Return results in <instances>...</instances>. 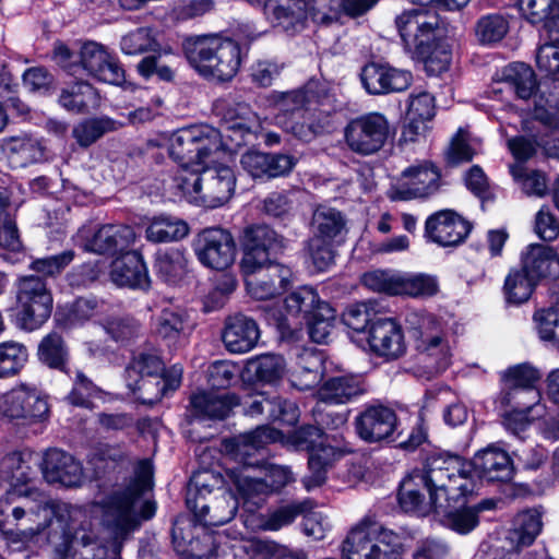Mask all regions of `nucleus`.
<instances>
[{"mask_svg": "<svg viewBox=\"0 0 559 559\" xmlns=\"http://www.w3.org/2000/svg\"><path fill=\"white\" fill-rule=\"evenodd\" d=\"M188 224L171 215H158L151 218L146 227V239L151 242H179L189 235Z\"/></svg>", "mask_w": 559, "mask_h": 559, "instance_id": "nucleus-39", "label": "nucleus"}, {"mask_svg": "<svg viewBox=\"0 0 559 559\" xmlns=\"http://www.w3.org/2000/svg\"><path fill=\"white\" fill-rule=\"evenodd\" d=\"M80 68L88 75L108 84H120L124 73L114 56L107 49L95 43L87 41L80 51Z\"/></svg>", "mask_w": 559, "mask_h": 559, "instance_id": "nucleus-19", "label": "nucleus"}, {"mask_svg": "<svg viewBox=\"0 0 559 559\" xmlns=\"http://www.w3.org/2000/svg\"><path fill=\"white\" fill-rule=\"evenodd\" d=\"M180 384V374L167 381L164 376L142 377L129 382V388L136 394L142 403L153 404L158 402L167 389L175 390Z\"/></svg>", "mask_w": 559, "mask_h": 559, "instance_id": "nucleus-41", "label": "nucleus"}, {"mask_svg": "<svg viewBox=\"0 0 559 559\" xmlns=\"http://www.w3.org/2000/svg\"><path fill=\"white\" fill-rule=\"evenodd\" d=\"M357 435L366 442L399 441L402 432H397L399 419L396 413L384 405H370L366 407L355 419Z\"/></svg>", "mask_w": 559, "mask_h": 559, "instance_id": "nucleus-15", "label": "nucleus"}, {"mask_svg": "<svg viewBox=\"0 0 559 559\" xmlns=\"http://www.w3.org/2000/svg\"><path fill=\"white\" fill-rule=\"evenodd\" d=\"M312 227L320 237L334 238L344 229L345 219L340 211L320 205L313 213Z\"/></svg>", "mask_w": 559, "mask_h": 559, "instance_id": "nucleus-50", "label": "nucleus"}, {"mask_svg": "<svg viewBox=\"0 0 559 559\" xmlns=\"http://www.w3.org/2000/svg\"><path fill=\"white\" fill-rule=\"evenodd\" d=\"M240 116L227 122L225 127L226 136L229 138L235 145L239 146L245 141V135L257 132L259 129L258 117L247 107L240 106Z\"/></svg>", "mask_w": 559, "mask_h": 559, "instance_id": "nucleus-55", "label": "nucleus"}, {"mask_svg": "<svg viewBox=\"0 0 559 559\" xmlns=\"http://www.w3.org/2000/svg\"><path fill=\"white\" fill-rule=\"evenodd\" d=\"M230 150L227 146L225 158L215 163L207 160L200 170L189 173V176L177 175L178 188L190 201H202L211 207H217L230 199L236 185L234 171L225 165Z\"/></svg>", "mask_w": 559, "mask_h": 559, "instance_id": "nucleus-5", "label": "nucleus"}, {"mask_svg": "<svg viewBox=\"0 0 559 559\" xmlns=\"http://www.w3.org/2000/svg\"><path fill=\"white\" fill-rule=\"evenodd\" d=\"M334 320V309L329 304H320L318 310L306 319L310 338L318 344L325 343L331 334Z\"/></svg>", "mask_w": 559, "mask_h": 559, "instance_id": "nucleus-52", "label": "nucleus"}, {"mask_svg": "<svg viewBox=\"0 0 559 559\" xmlns=\"http://www.w3.org/2000/svg\"><path fill=\"white\" fill-rule=\"evenodd\" d=\"M280 247H243L240 260V270L243 275L249 276L262 269H272L280 261Z\"/></svg>", "mask_w": 559, "mask_h": 559, "instance_id": "nucleus-45", "label": "nucleus"}, {"mask_svg": "<svg viewBox=\"0 0 559 559\" xmlns=\"http://www.w3.org/2000/svg\"><path fill=\"white\" fill-rule=\"evenodd\" d=\"M368 343L380 356L399 357L404 352L403 334L400 325L392 319H378L372 322Z\"/></svg>", "mask_w": 559, "mask_h": 559, "instance_id": "nucleus-28", "label": "nucleus"}, {"mask_svg": "<svg viewBox=\"0 0 559 559\" xmlns=\"http://www.w3.org/2000/svg\"><path fill=\"white\" fill-rule=\"evenodd\" d=\"M170 157L182 168L179 175L200 170L205 163L227 156L221 131L209 126H192L174 132L168 140Z\"/></svg>", "mask_w": 559, "mask_h": 559, "instance_id": "nucleus-3", "label": "nucleus"}, {"mask_svg": "<svg viewBox=\"0 0 559 559\" xmlns=\"http://www.w3.org/2000/svg\"><path fill=\"white\" fill-rule=\"evenodd\" d=\"M523 271L537 282L559 277V254L552 247H528L521 255Z\"/></svg>", "mask_w": 559, "mask_h": 559, "instance_id": "nucleus-32", "label": "nucleus"}, {"mask_svg": "<svg viewBox=\"0 0 559 559\" xmlns=\"http://www.w3.org/2000/svg\"><path fill=\"white\" fill-rule=\"evenodd\" d=\"M394 25L403 50L411 58L424 56L444 36L439 14L429 8L404 10L395 16Z\"/></svg>", "mask_w": 559, "mask_h": 559, "instance_id": "nucleus-7", "label": "nucleus"}, {"mask_svg": "<svg viewBox=\"0 0 559 559\" xmlns=\"http://www.w3.org/2000/svg\"><path fill=\"white\" fill-rule=\"evenodd\" d=\"M477 152V144L469 135L460 130L453 138L447 158L452 165L469 162Z\"/></svg>", "mask_w": 559, "mask_h": 559, "instance_id": "nucleus-64", "label": "nucleus"}, {"mask_svg": "<svg viewBox=\"0 0 559 559\" xmlns=\"http://www.w3.org/2000/svg\"><path fill=\"white\" fill-rule=\"evenodd\" d=\"M508 146L516 160L510 166V173L513 179L521 186L526 194L543 197L548 190L545 175L533 170L528 173L523 166V163L535 152L532 142L523 136H518L510 139Z\"/></svg>", "mask_w": 559, "mask_h": 559, "instance_id": "nucleus-18", "label": "nucleus"}, {"mask_svg": "<svg viewBox=\"0 0 559 559\" xmlns=\"http://www.w3.org/2000/svg\"><path fill=\"white\" fill-rule=\"evenodd\" d=\"M86 250L98 255H109L110 281L118 287L146 290L151 286V280L143 257L138 250H110L112 247H85Z\"/></svg>", "mask_w": 559, "mask_h": 559, "instance_id": "nucleus-12", "label": "nucleus"}, {"mask_svg": "<svg viewBox=\"0 0 559 559\" xmlns=\"http://www.w3.org/2000/svg\"><path fill=\"white\" fill-rule=\"evenodd\" d=\"M360 79L369 94L382 95L406 90L413 76L409 71L372 62L364 67Z\"/></svg>", "mask_w": 559, "mask_h": 559, "instance_id": "nucleus-20", "label": "nucleus"}, {"mask_svg": "<svg viewBox=\"0 0 559 559\" xmlns=\"http://www.w3.org/2000/svg\"><path fill=\"white\" fill-rule=\"evenodd\" d=\"M58 102L68 111L81 112L85 107L97 104V94L91 84L78 82L63 87Z\"/></svg>", "mask_w": 559, "mask_h": 559, "instance_id": "nucleus-47", "label": "nucleus"}, {"mask_svg": "<svg viewBox=\"0 0 559 559\" xmlns=\"http://www.w3.org/2000/svg\"><path fill=\"white\" fill-rule=\"evenodd\" d=\"M391 133L390 122L380 112H369L350 120L344 130L347 147L359 155L368 156L379 152Z\"/></svg>", "mask_w": 559, "mask_h": 559, "instance_id": "nucleus-11", "label": "nucleus"}, {"mask_svg": "<svg viewBox=\"0 0 559 559\" xmlns=\"http://www.w3.org/2000/svg\"><path fill=\"white\" fill-rule=\"evenodd\" d=\"M536 88V80L533 70L524 63H511L497 72V81L491 87V93H515L519 98H530Z\"/></svg>", "mask_w": 559, "mask_h": 559, "instance_id": "nucleus-25", "label": "nucleus"}, {"mask_svg": "<svg viewBox=\"0 0 559 559\" xmlns=\"http://www.w3.org/2000/svg\"><path fill=\"white\" fill-rule=\"evenodd\" d=\"M0 411L10 419H24L28 423L43 420L49 413L47 401L35 389L24 384L3 394Z\"/></svg>", "mask_w": 559, "mask_h": 559, "instance_id": "nucleus-16", "label": "nucleus"}, {"mask_svg": "<svg viewBox=\"0 0 559 559\" xmlns=\"http://www.w3.org/2000/svg\"><path fill=\"white\" fill-rule=\"evenodd\" d=\"M198 536L188 549L182 550L181 556L195 559H233L229 547L218 544L215 535L206 528L200 531Z\"/></svg>", "mask_w": 559, "mask_h": 559, "instance_id": "nucleus-44", "label": "nucleus"}, {"mask_svg": "<svg viewBox=\"0 0 559 559\" xmlns=\"http://www.w3.org/2000/svg\"><path fill=\"white\" fill-rule=\"evenodd\" d=\"M239 366L230 360H216L207 368V382L212 388L226 389L236 380Z\"/></svg>", "mask_w": 559, "mask_h": 559, "instance_id": "nucleus-62", "label": "nucleus"}, {"mask_svg": "<svg viewBox=\"0 0 559 559\" xmlns=\"http://www.w3.org/2000/svg\"><path fill=\"white\" fill-rule=\"evenodd\" d=\"M342 456L338 449L320 443L317 448L309 452L308 466L310 475L304 477L302 483L307 490L319 487L326 479V472Z\"/></svg>", "mask_w": 559, "mask_h": 559, "instance_id": "nucleus-38", "label": "nucleus"}, {"mask_svg": "<svg viewBox=\"0 0 559 559\" xmlns=\"http://www.w3.org/2000/svg\"><path fill=\"white\" fill-rule=\"evenodd\" d=\"M554 0H518L519 11L532 24L554 19Z\"/></svg>", "mask_w": 559, "mask_h": 559, "instance_id": "nucleus-63", "label": "nucleus"}, {"mask_svg": "<svg viewBox=\"0 0 559 559\" xmlns=\"http://www.w3.org/2000/svg\"><path fill=\"white\" fill-rule=\"evenodd\" d=\"M366 392L359 376L345 374L328 379L319 389V401L324 404H345Z\"/></svg>", "mask_w": 559, "mask_h": 559, "instance_id": "nucleus-33", "label": "nucleus"}, {"mask_svg": "<svg viewBox=\"0 0 559 559\" xmlns=\"http://www.w3.org/2000/svg\"><path fill=\"white\" fill-rule=\"evenodd\" d=\"M34 493L37 492L31 488L9 489L5 497L0 499V531L4 535L13 534L10 516L13 518V521H19L26 512H35V508L28 501V496Z\"/></svg>", "mask_w": 559, "mask_h": 559, "instance_id": "nucleus-36", "label": "nucleus"}, {"mask_svg": "<svg viewBox=\"0 0 559 559\" xmlns=\"http://www.w3.org/2000/svg\"><path fill=\"white\" fill-rule=\"evenodd\" d=\"M533 115L540 126L532 135L535 144L547 157L559 159V104L549 108L536 104Z\"/></svg>", "mask_w": 559, "mask_h": 559, "instance_id": "nucleus-27", "label": "nucleus"}, {"mask_svg": "<svg viewBox=\"0 0 559 559\" xmlns=\"http://www.w3.org/2000/svg\"><path fill=\"white\" fill-rule=\"evenodd\" d=\"M438 292V283L435 277L426 274L414 276H399V295L412 297L432 296Z\"/></svg>", "mask_w": 559, "mask_h": 559, "instance_id": "nucleus-56", "label": "nucleus"}, {"mask_svg": "<svg viewBox=\"0 0 559 559\" xmlns=\"http://www.w3.org/2000/svg\"><path fill=\"white\" fill-rule=\"evenodd\" d=\"M39 359L50 368L63 369L68 360V348L60 334L51 332L38 346Z\"/></svg>", "mask_w": 559, "mask_h": 559, "instance_id": "nucleus-51", "label": "nucleus"}, {"mask_svg": "<svg viewBox=\"0 0 559 559\" xmlns=\"http://www.w3.org/2000/svg\"><path fill=\"white\" fill-rule=\"evenodd\" d=\"M509 31V22L500 14L481 16L475 27L479 43L490 45L500 41Z\"/></svg>", "mask_w": 559, "mask_h": 559, "instance_id": "nucleus-53", "label": "nucleus"}, {"mask_svg": "<svg viewBox=\"0 0 559 559\" xmlns=\"http://www.w3.org/2000/svg\"><path fill=\"white\" fill-rule=\"evenodd\" d=\"M441 188V174L430 162L407 166L392 182L388 197L392 201L428 199Z\"/></svg>", "mask_w": 559, "mask_h": 559, "instance_id": "nucleus-10", "label": "nucleus"}, {"mask_svg": "<svg viewBox=\"0 0 559 559\" xmlns=\"http://www.w3.org/2000/svg\"><path fill=\"white\" fill-rule=\"evenodd\" d=\"M2 151L13 168L26 167L46 159L45 143L29 134L4 139Z\"/></svg>", "mask_w": 559, "mask_h": 559, "instance_id": "nucleus-26", "label": "nucleus"}, {"mask_svg": "<svg viewBox=\"0 0 559 559\" xmlns=\"http://www.w3.org/2000/svg\"><path fill=\"white\" fill-rule=\"evenodd\" d=\"M28 459L31 454H27ZM3 480L10 483L11 489H25L32 479V468L26 455L22 452H12L2 460Z\"/></svg>", "mask_w": 559, "mask_h": 559, "instance_id": "nucleus-46", "label": "nucleus"}, {"mask_svg": "<svg viewBox=\"0 0 559 559\" xmlns=\"http://www.w3.org/2000/svg\"><path fill=\"white\" fill-rule=\"evenodd\" d=\"M412 59L423 62L430 75H440L449 70L452 52L449 45L442 38L433 47H429L424 56L412 57Z\"/></svg>", "mask_w": 559, "mask_h": 559, "instance_id": "nucleus-54", "label": "nucleus"}, {"mask_svg": "<svg viewBox=\"0 0 559 559\" xmlns=\"http://www.w3.org/2000/svg\"><path fill=\"white\" fill-rule=\"evenodd\" d=\"M260 338L257 322L243 314L235 313L225 319L222 340L226 349L233 354L251 350Z\"/></svg>", "mask_w": 559, "mask_h": 559, "instance_id": "nucleus-22", "label": "nucleus"}, {"mask_svg": "<svg viewBox=\"0 0 559 559\" xmlns=\"http://www.w3.org/2000/svg\"><path fill=\"white\" fill-rule=\"evenodd\" d=\"M156 272L158 277L170 286H178L188 276V263L183 251L177 247H170L157 253Z\"/></svg>", "mask_w": 559, "mask_h": 559, "instance_id": "nucleus-37", "label": "nucleus"}, {"mask_svg": "<svg viewBox=\"0 0 559 559\" xmlns=\"http://www.w3.org/2000/svg\"><path fill=\"white\" fill-rule=\"evenodd\" d=\"M313 97L311 85L305 91L273 93L275 123L302 141L313 139L318 133V126L311 121Z\"/></svg>", "mask_w": 559, "mask_h": 559, "instance_id": "nucleus-8", "label": "nucleus"}, {"mask_svg": "<svg viewBox=\"0 0 559 559\" xmlns=\"http://www.w3.org/2000/svg\"><path fill=\"white\" fill-rule=\"evenodd\" d=\"M264 12L275 26L285 32H299L309 21L307 0H266Z\"/></svg>", "mask_w": 559, "mask_h": 559, "instance_id": "nucleus-23", "label": "nucleus"}, {"mask_svg": "<svg viewBox=\"0 0 559 559\" xmlns=\"http://www.w3.org/2000/svg\"><path fill=\"white\" fill-rule=\"evenodd\" d=\"M308 11L309 20L321 25L336 22L343 12L341 0H309Z\"/></svg>", "mask_w": 559, "mask_h": 559, "instance_id": "nucleus-60", "label": "nucleus"}, {"mask_svg": "<svg viewBox=\"0 0 559 559\" xmlns=\"http://www.w3.org/2000/svg\"><path fill=\"white\" fill-rule=\"evenodd\" d=\"M281 432L269 426H259L254 430L240 433L222 442L223 452L245 467H260L264 462L263 450L266 444L278 440Z\"/></svg>", "mask_w": 559, "mask_h": 559, "instance_id": "nucleus-13", "label": "nucleus"}, {"mask_svg": "<svg viewBox=\"0 0 559 559\" xmlns=\"http://www.w3.org/2000/svg\"><path fill=\"white\" fill-rule=\"evenodd\" d=\"M76 240L82 245H128L136 241V235L133 228L127 225H100L90 222L79 229Z\"/></svg>", "mask_w": 559, "mask_h": 559, "instance_id": "nucleus-29", "label": "nucleus"}, {"mask_svg": "<svg viewBox=\"0 0 559 559\" xmlns=\"http://www.w3.org/2000/svg\"><path fill=\"white\" fill-rule=\"evenodd\" d=\"M120 46L123 53L138 55L156 50L157 41L150 28L141 27L123 36Z\"/></svg>", "mask_w": 559, "mask_h": 559, "instance_id": "nucleus-58", "label": "nucleus"}, {"mask_svg": "<svg viewBox=\"0 0 559 559\" xmlns=\"http://www.w3.org/2000/svg\"><path fill=\"white\" fill-rule=\"evenodd\" d=\"M540 513L537 510H526L519 513L514 520V527L510 532V540L516 550L533 544L542 531Z\"/></svg>", "mask_w": 559, "mask_h": 559, "instance_id": "nucleus-42", "label": "nucleus"}, {"mask_svg": "<svg viewBox=\"0 0 559 559\" xmlns=\"http://www.w3.org/2000/svg\"><path fill=\"white\" fill-rule=\"evenodd\" d=\"M26 350L17 343L8 342L0 345V378L16 373L26 361Z\"/></svg>", "mask_w": 559, "mask_h": 559, "instance_id": "nucleus-57", "label": "nucleus"}, {"mask_svg": "<svg viewBox=\"0 0 559 559\" xmlns=\"http://www.w3.org/2000/svg\"><path fill=\"white\" fill-rule=\"evenodd\" d=\"M285 360L281 355L264 354L249 359L246 371L257 381L273 383L282 379L285 372Z\"/></svg>", "mask_w": 559, "mask_h": 559, "instance_id": "nucleus-43", "label": "nucleus"}, {"mask_svg": "<svg viewBox=\"0 0 559 559\" xmlns=\"http://www.w3.org/2000/svg\"><path fill=\"white\" fill-rule=\"evenodd\" d=\"M324 372L323 357L314 349L304 348L296 357L292 371V383L299 390L314 388Z\"/></svg>", "mask_w": 559, "mask_h": 559, "instance_id": "nucleus-34", "label": "nucleus"}, {"mask_svg": "<svg viewBox=\"0 0 559 559\" xmlns=\"http://www.w3.org/2000/svg\"><path fill=\"white\" fill-rule=\"evenodd\" d=\"M292 270L285 264H277L258 280H246L249 295L257 300H269L286 292L292 282Z\"/></svg>", "mask_w": 559, "mask_h": 559, "instance_id": "nucleus-30", "label": "nucleus"}, {"mask_svg": "<svg viewBox=\"0 0 559 559\" xmlns=\"http://www.w3.org/2000/svg\"><path fill=\"white\" fill-rule=\"evenodd\" d=\"M17 320L28 331L41 326L52 311V296L45 281L35 275L20 278L17 285Z\"/></svg>", "mask_w": 559, "mask_h": 559, "instance_id": "nucleus-9", "label": "nucleus"}, {"mask_svg": "<svg viewBox=\"0 0 559 559\" xmlns=\"http://www.w3.org/2000/svg\"><path fill=\"white\" fill-rule=\"evenodd\" d=\"M239 401L235 394L199 391L190 396V409L197 417L224 419Z\"/></svg>", "mask_w": 559, "mask_h": 559, "instance_id": "nucleus-31", "label": "nucleus"}, {"mask_svg": "<svg viewBox=\"0 0 559 559\" xmlns=\"http://www.w3.org/2000/svg\"><path fill=\"white\" fill-rule=\"evenodd\" d=\"M314 508V502L310 499L302 501H293L280 506L271 511L262 520L261 527L265 531H278L284 526L292 524L299 515L307 516Z\"/></svg>", "mask_w": 559, "mask_h": 559, "instance_id": "nucleus-40", "label": "nucleus"}, {"mask_svg": "<svg viewBox=\"0 0 559 559\" xmlns=\"http://www.w3.org/2000/svg\"><path fill=\"white\" fill-rule=\"evenodd\" d=\"M219 484L221 480L213 473L202 471L191 477L188 486L186 503L206 526L228 523L238 510L235 495Z\"/></svg>", "mask_w": 559, "mask_h": 559, "instance_id": "nucleus-4", "label": "nucleus"}, {"mask_svg": "<svg viewBox=\"0 0 559 559\" xmlns=\"http://www.w3.org/2000/svg\"><path fill=\"white\" fill-rule=\"evenodd\" d=\"M472 465L477 475L490 483L509 481L513 476V464L507 451L489 445L478 451Z\"/></svg>", "mask_w": 559, "mask_h": 559, "instance_id": "nucleus-24", "label": "nucleus"}, {"mask_svg": "<svg viewBox=\"0 0 559 559\" xmlns=\"http://www.w3.org/2000/svg\"><path fill=\"white\" fill-rule=\"evenodd\" d=\"M190 66L202 76L229 81L241 66L240 46L217 35H201L186 39L183 44Z\"/></svg>", "mask_w": 559, "mask_h": 559, "instance_id": "nucleus-2", "label": "nucleus"}, {"mask_svg": "<svg viewBox=\"0 0 559 559\" xmlns=\"http://www.w3.org/2000/svg\"><path fill=\"white\" fill-rule=\"evenodd\" d=\"M538 282L531 274L521 270H512L504 282L507 300L513 304H522L528 300Z\"/></svg>", "mask_w": 559, "mask_h": 559, "instance_id": "nucleus-49", "label": "nucleus"}, {"mask_svg": "<svg viewBox=\"0 0 559 559\" xmlns=\"http://www.w3.org/2000/svg\"><path fill=\"white\" fill-rule=\"evenodd\" d=\"M284 302L287 314L295 318L301 317L305 320L318 310L320 304H325L310 287H301L290 293Z\"/></svg>", "mask_w": 559, "mask_h": 559, "instance_id": "nucleus-48", "label": "nucleus"}, {"mask_svg": "<svg viewBox=\"0 0 559 559\" xmlns=\"http://www.w3.org/2000/svg\"><path fill=\"white\" fill-rule=\"evenodd\" d=\"M473 225L453 210H441L429 215L425 233L429 241L437 245H460L465 241Z\"/></svg>", "mask_w": 559, "mask_h": 559, "instance_id": "nucleus-17", "label": "nucleus"}, {"mask_svg": "<svg viewBox=\"0 0 559 559\" xmlns=\"http://www.w3.org/2000/svg\"><path fill=\"white\" fill-rule=\"evenodd\" d=\"M472 491V479L457 456H431L424 472L403 479L399 502L406 512L426 515L431 511H447Z\"/></svg>", "mask_w": 559, "mask_h": 559, "instance_id": "nucleus-1", "label": "nucleus"}, {"mask_svg": "<svg viewBox=\"0 0 559 559\" xmlns=\"http://www.w3.org/2000/svg\"><path fill=\"white\" fill-rule=\"evenodd\" d=\"M197 255L202 264L213 270H225L235 261L234 247H200Z\"/></svg>", "mask_w": 559, "mask_h": 559, "instance_id": "nucleus-61", "label": "nucleus"}, {"mask_svg": "<svg viewBox=\"0 0 559 559\" xmlns=\"http://www.w3.org/2000/svg\"><path fill=\"white\" fill-rule=\"evenodd\" d=\"M406 323L409 335L416 342L417 350L435 357L438 369L445 368L449 364V347L438 320L429 314L411 312L406 317Z\"/></svg>", "mask_w": 559, "mask_h": 559, "instance_id": "nucleus-14", "label": "nucleus"}, {"mask_svg": "<svg viewBox=\"0 0 559 559\" xmlns=\"http://www.w3.org/2000/svg\"><path fill=\"white\" fill-rule=\"evenodd\" d=\"M112 129L114 123L109 119H88L74 127L73 136L81 146H88Z\"/></svg>", "mask_w": 559, "mask_h": 559, "instance_id": "nucleus-59", "label": "nucleus"}, {"mask_svg": "<svg viewBox=\"0 0 559 559\" xmlns=\"http://www.w3.org/2000/svg\"><path fill=\"white\" fill-rule=\"evenodd\" d=\"M44 478L50 484L75 487L82 483L83 467L70 453L49 449L44 454L41 463Z\"/></svg>", "mask_w": 559, "mask_h": 559, "instance_id": "nucleus-21", "label": "nucleus"}, {"mask_svg": "<svg viewBox=\"0 0 559 559\" xmlns=\"http://www.w3.org/2000/svg\"><path fill=\"white\" fill-rule=\"evenodd\" d=\"M342 551L346 559H400L403 539L381 523L364 519L347 533Z\"/></svg>", "mask_w": 559, "mask_h": 559, "instance_id": "nucleus-6", "label": "nucleus"}, {"mask_svg": "<svg viewBox=\"0 0 559 559\" xmlns=\"http://www.w3.org/2000/svg\"><path fill=\"white\" fill-rule=\"evenodd\" d=\"M539 378V372L530 365H519L509 368L504 373L509 391L503 394L501 402L510 404L511 400H516L521 395H531L532 401H538L539 393L535 390L534 384Z\"/></svg>", "mask_w": 559, "mask_h": 559, "instance_id": "nucleus-35", "label": "nucleus"}]
</instances>
